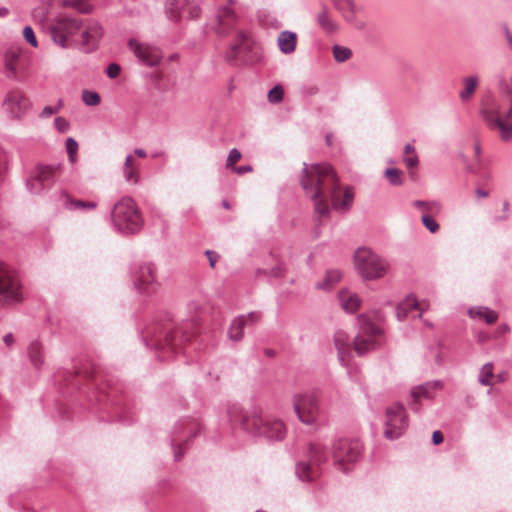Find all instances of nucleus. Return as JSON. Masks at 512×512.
<instances>
[{"label": "nucleus", "instance_id": "58", "mask_svg": "<svg viewBox=\"0 0 512 512\" xmlns=\"http://www.w3.org/2000/svg\"><path fill=\"white\" fill-rule=\"evenodd\" d=\"M134 154L140 158H145L147 156L146 151L142 148H136L134 150Z\"/></svg>", "mask_w": 512, "mask_h": 512}, {"label": "nucleus", "instance_id": "12", "mask_svg": "<svg viewBox=\"0 0 512 512\" xmlns=\"http://www.w3.org/2000/svg\"><path fill=\"white\" fill-rule=\"evenodd\" d=\"M357 323L359 330L354 338L353 346L357 355L363 356L378 347L377 338L382 334V330L372 323L365 314L358 316Z\"/></svg>", "mask_w": 512, "mask_h": 512}, {"label": "nucleus", "instance_id": "44", "mask_svg": "<svg viewBox=\"0 0 512 512\" xmlns=\"http://www.w3.org/2000/svg\"><path fill=\"white\" fill-rule=\"evenodd\" d=\"M66 150H67L70 161L74 162L75 158H76V153L78 150V143L72 137H69L66 140Z\"/></svg>", "mask_w": 512, "mask_h": 512}, {"label": "nucleus", "instance_id": "60", "mask_svg": "<svg viewBox=\"0 0 512 512\" xmlns=\"http://www.w3.org/2000/svg\"><path fill=\"white\" fill-rule=\"evenodd\" d=\"M151 156H152V158L163 157V156H165V152H163V151H156V152L152 153Z\"/></svg>", "mask_w": 512, "mask_h": 512}, {"label": "nucleus", "instance_id": "26", "mask_svg": "<svg viewBox=\"0 0 512 512\" xmlns=\"http://www.w3.org/2000/svg\"><path fill=\"white\" fill-rule=\"evenodd\" d=\"M27 353L31 365L40 370L45 363L43 344L38 340L32 341L27 348Z\"/></svg>", "mask_w": 512, "mask_h": 512}, {"label": "nucleus", "instance_id": "24", "mask_svg": "<svg viewBox=\"0 0 512 512\" xmlns=\"http://www.w3.org/2000/svg\"><path fill=\"white\" fill-rule=\"evenodd\" d=\"M334 344L340 363L346 366L351 356L349 335L342 329L337 330L334 334Z\"/></svg>", "mask_w": 512, "mask_h": 512}, {"label": "nucleus", "instance_id": "61", "mask_svg": "<svg viewBox=\"0 0 512 512\" xmlns=\"http://www.w3.org/2000/svg\"><path fill=\"white\" fill-rule=\"evenodd\" d=\"M474 151H475V156L478 158L480 156V153H481V147L479 144H475L474 145Z\"/></svg>", "mask_w": 512, "mask_h": 512}, {"label": "nucleus", "instance_id": "28", "mask_svg": "<svg viewBox=\"0 0 512 512\" xmlns=\"http://www.w3.org/2000/svg\"><path fill=\"white\" fill-rule=\"evenodd\" d=\"M479 84V77L476 74L469 75L462 80V89L459 92V98L463 103L471 101Z\"/></svg>", "mask_w": 512, "mask_h": 512}, {"label": "nucleus", "instance_id": "45", "mask_svg": "<svg viewBox=\"0 0 512 512\" xmlns=\"http://www.w3.org/2000/svg\"><path fill=\"white\" fill-rule=\"evenodd\" d=\"M24 39L34 48L38 47V41L35 36L34 30L31 26L27 25L23 29Z\"/></svg>", "mask_w": 512, "mask_h": 512}, {"label": "nucleus", "instance_id": "35", "mask_svg": "<svg viewBox=\"0 0 512 512\" xmlns=\"http://www.w3.org/2000/svg\"><path fill=\"white\" fill-rule=\"evenodd\" d=\"M123 176L127 182L138 183L139 173L137 167L133 163L132 155H127L123 166Z\"/></svg>", "mask_w": 512, "mask_h": 512}, {"label": "nucleus", "instance_id": "16", "mask_svg": "<svg viewBox=\"0 0 512 512\" xmlns=\"http://www.w3.org/2000/svg\"><path fill=\"white\" fill-rule=\"evenodd\" d=\"M293 409L298 419L307 425L316 422L319 415V397L315 392L297 393L292 397Z\"/></svg>", "mask_w": 512, "mask_h": 512}, {"label": "nucleus", "instance_id": "52", "mask_svg": "<svg viewBox=\"0 0 512 512\" xmlns=\"http://www.w3.org/2000/svg\"><path fill=\"white\" fill-rule=\"evenodd\" d=\"M205 255L208 258L209 266L215 268V264L220 258L219 254L213 250H206Z\"/></svg>", "mask_w": 512, "mask_h": 512}, {"label": "nucleus", "instance_id": "20", "mask_svg": "<svg viewBox=\"0 0 512 512\" xmlns=\"http://www.w3.org/2000/svg\"><path fill=\"white\" fill-rule=\"evenodd\" d=\"M262 318L260 311H251L237 316L230 324L228 335L233 342H239L244 336V328L258 323Z\"/></svg>", "mask_w": 512, "mask_h": 512}, {"label": "nucleus", "instance_id": "48", "mask_svg": "<svg viewBox=\"0 0 512 512\" xmlns=\"http://www.w3.org/2000/svg\"><path fill=\"white\" fill-rule=\"evenodd\" d=\"M9 157L7 153L0 149V184L4 180L5 171L7 169Z\"/></svg>", "mask_w": 512, "mask_h": 512}, {"label": "nucleus", "instance_id": "30", "mask_svg": "<svg viewBox=\"0 0 512 512\" xmlns=\"http://www.w3.org/2000/svg\"><path fill=\"white\" fill-rule=\"evenodd\" d=\"M468 315L472 319L484 320L487 324H492L498 319V314L494 310L483 306L469 308Z\"/></svg>", "mask_w": 512, "mask_h": 512}, {"label": "nucleus", "instance_id": "6", "mask_svg": "<svg viewBox=\"0 0 512 512\" xmlns=\"http://www.w3.org/2000/svg\"><path fill=\"white\" fill-rule=\"evenodd\" d=\"M114 229L123 235L138 233L143 227V217L136 202L129 196L117 201L111 211Z\"/></svg>", "mask_w": 512, "mask_h": 512}, {"label": "nucleus", "instance_id": "40", "mask_svg": "<svg viewBox=\"0 0 512 512\" xmlns=\"http://www.w3.org/2000/svg\"><path fill=\"white\" fill-rule=\"evenodd\" d=\"M389 183L394 186L403 184L402 171L397 168H387L384 172Z\"/></svg>", "mask_w": 512, "mask_h": 512}, {"label": "nucleus", "instance_id": "27", "mask_svg": "<svg viewBox=\"0 0 512 512\" xmlns=\"http://www.w3.org/2000/svg\"><path fill=\"white\" fill-rule=\"evenodd\" d=\"M338 299L342 309L347 313H355L361 304L359 296L348 290H341Z\"/></svg>", "mask_w": 512, "mask_h": 512}, {"label": "nucleus", "instance_id": "57", "mask_svg": "<svg viewBox=\"0 0 512 512\" xmlns=\"http://www.w3.org/2000/svg\"><path fill=\"white\" fill-rule=\"evenodd\" d=\"M404 153L408 155H413L414 153H416L415 147L412 144L407 143L404 147Z\"/></svg>", "mask_w": 512, "mask_h": 512}, {"label": "nucleus", "instance_id": "15", "mask_svg": "<svg viewBox=\"0 0 512 512\" xmlns=\"http://www.w3.org/2000/svg\"><path fill=\"white\" fill-rule=\"evenodd\" d=\"M310 462L301 461L296 464L295 472L299 480L310 482L316 477V471L311 467L313 465H321L329 458L327 446L321 441H315L309 445Z\"/></svg>", "mask_w": 512, "mask_h": 512}, {"label": "nucleus", "instance_id": "55", "mask_svg": "<svg viewBox=\"0 0 512 512\" xmlns=\"http://www.w3.org/2000/svg\"><path fill=\"white\" fill-rule=\"evenodd\" d=\"M442 442H443V434L441 433V431H439V430L434 431L432 434V443L434 445H438Z\"/></svg>", "mask_w": 512, "mask_h": 512}, {"label": "nucleus", "instance_id": "2", "mask_svg": "<svg viewBox=\"0 0 512 512\" xmlns=\"http://www.w3.org/2000/svg\"><path fill=\"white\" fill-rule=\"evenodd\" d=\"M495 81L497 94H485L479 112L486 125L507 142L512 139V74H497Z\"/></svg>", "mask_w": 512, "mask_h": 512}, {"label": "nucleus", "instance_id": "54", "mask_svg": "<svg viewBox=\"0 0 512 512\" xmlns=\"http://www.w3.org/2000/svg\"><path fill=\"white\" fill-rule=\"evenodd\" d=\"M3 342L7 347H12L15 343V337L12 333H7L3 336Z\"/></svg>", "mask_w": 512, "mask_h": 512}, {"label": "nucleus", "instance_id": "53", "mask_svg": "<svg viewBox=\"0 0 512 512\" xmlns=\"http://www.w3.org/2000/svg\"><path fill=\"white\" fill-rule=\"evenodd\" d=\"M231 170L238 175H243L245 173L251 172L253 170L251 165H245V166H234L231 168Z\"/></svg>", "mask_w": 512, "mask_h": 512}, {"label": "nucleus", "instance_id": "50", "mask_svg": "<svg viewBox=\"0 0 512 512\" xmlns=\"http://www.w3.org/2000/svg\"><path fill=\"white\" fill-rule=\"evenodd\" d=\"M121 67L117 63H110L106 68V74L110 79H115L120 75Z\"/></svg>", "mask_w": 512, "mask_h": 512}, {"label": "nucleus", "instance_id": "38", "mask_svg": "<svg viewBox=\"0 0 512 512\" xmlns=\"http://www.w3.org/2000/svg\"><path fill=\"white\" fill-rule=\"evenodd\" d=\"M332 53L335 61L339 63L345 62L352 56L350 48L337 44L332 47Z\"/></svg>", "mask_w": 512, "mask_h": 512}, {"label": "nucleus", "instance_id": "13", "mask_svg": "<svg viewBox=\"0 0 512 512\" xmlns=\"http://www.w3.org/2000/svg\"><path fill=\"white\" fill-rule=\"evenodd\" d=\"M409 426L406 408L401 403H394L385 410L383 435L386 439L396 440L401 437Z\"/></svg>", "mask_w": 512, "mask_h": 512}, {"label": "nucleus", "instance_id": "34", "mask_svg": "<svg viewBox=\"0 0 512 512\" xmlns=\"http://www.w3.org/2000/svg\"><path fill=\"white\" fill-rule=\"evenodd\" d=\"M342 278V273L338 269H330L326 271L323 281L316 284L317 289L329 291L333 286L338 283Z\"/></svg>", "mask_w": 512, "mask_h": 512}, {"label": "nucleus", "instance_id": "10", "mask_svg": "<svg viewBox=\"0 0 512 512\" xmlns=\"http://www.w3.org/2000/svg\"><path fill=\"white\" fill-rule=\"evenodd\" d=\"M357 272L366 280L382 278L389 269V263L371 249L360 247L354 253Z\"/></svg>", "mask_w": 512, "mask_h": 512}, {"label": "nucleus", "instance_id": "32", "mask_svg": "<svg viewBox=\"0 0 512 512\" xmlns=\"http://www.w3.org/2000/svg\"><path fill=\"white\" fill-rule=\"evenodd\" d=\"M334 7L342 13L348 22L355 20L356 6L354 0H332Z\"/></svg>", "mask_w": 512, "mask_h": 512}, {"label": "nucleus", "instance_id": "37", "mask_svg": "<svg viewBox=\"0 0 512 512\" xmlns=\"http://www.w3.org/2000/svg\"><path fill=\"white\" fill-rule=\"evenodd\" d=\"M285 269L281 263H278L276 266L271 268L270 270L258 268L256 270V275L258 277L265 276L268 278H281L284 275Z\"/></svg>", "mask_w": 512, "mask_h": 512}, {"label": "nucleus", "instance_id": "29", "mask_svg": "<svg viewBox=\"0 0 512 512\" xmlns=\"http://www.w3.org/2000/svg\"><path fill=\"white\" fill-rule=\"evenodd\" d=\"M296 43V33L289 30L282 31L277 39L278 48L283 54L293 53L296 49Z\"/></svg>", "mask_w": 512, "mask_h": 512}, {"label": "nucleus", "instance_id": "51", "mask_svg": "<svg viewBox=\"0 0 512 512\" xmlns=\"http://www.w3.org/2000/svg\"><path fill=\"white\" fill-rule=\"evenodd\" d=\"M403 161L408 168H414L419 163V159L416 153H414L413 155L405 156L403 158Z\"/></svg>", "mask_w": 512, "mask_h": 512}, {"label": "nucleus", "instance_id": "63", "mask_svg": "<svg viewBox=\"0 0 512 512\" xmlns=\"http://www.w3.org/2000/svg\"><path fill=\"white\" fill-rule=\"evenodd\" d=\"M199 12L198 7H193V9L190 11L191 17H197Z\"/></svg>", "mask_w": 512, "mask_h": 512}, {"label": "nucleus", "instance_id": "42", "mask_svg": "<svg viewBox=\"0 0 512 512\" xmlns=\"http://www.w3.org/2000/svg\"><path fill=\"white\" fill-rule=\"evenodd\" d=\"M284 90L281 85H275L267 95L268 101L271 104H279L283 100Z\"/></svg>", "mask_w": 512, "mask_h": 512}, {"label": "nucleus", "instance_id": "43", "mask_svg": "<svg viewBox=\"0 0 512 512\" xmlns=\"http://www.w3.org/2000/svg\"><path fill=\"white\" fill-rule=\"evenodd\" d=\"M421 222L430 233H436L440 228L437 221L434 220L429 214H423L421 217Z\"/></svg>", "mask_w": 512, "mask_h": 512}, {"label": "nucleus", "instance_id": "8", "mask_svg": "<svg viewBox=\"0 0 512 512\" xmlns=\"http://www.w3.org/2000/svg\"><path fill=\"white\" fill-rule=\"evenodd\" d=\"M130 277L134 290L142 298L156 295L161 287L157 267L153 262H135L130 267Z\"/></svg>", "mask_w": 512, "mask_h": 512}, {"label": "nucleus", "instance_id": "39", "mask_svg": "<svg viewBox=\"0 0 512 512\" xmlns=\"http://www.w3.org/2000/svg\"><path fill=\"white\" fill-rule=\"evenodd\" d=\"M493 377V365L492 363H486L482 366L478 375V382L483 386H490L491 378Z\"/></svg>", "mask_w": 512, "mask_h": 512}, {"label": "nucleus", "instance_id": "33", "mask_svg": "<svg viewBox=\"0 0 512 512\" xmlns=\"http://www.w3.org/2000/svg\"><path fill=\"white\" fill-rule=\"evenodd\" d=\"M187 3L188 0H166L165 11L169 19L177 21L184 12V5Z\"/></svg>", "mask_w": 512, "mask_h": 512}, {"label": "nucleus", "instance_id": "5", "mask_svg": "<svg viewBox=\"0 0 512 512\" xmlns=\"http://www.w3.org/2000/svg\"><path fill=\"white\" fill-rule=\"evenodd\" d=\"M226 414L232 427H240L253 436L268 440H282L285 436L284 423L279 419L263 416L260 407L253 406L244 411L239 404L229 403Z\"/></svg>", "mask_w": 512, "mask_h": 512}, {"label": "nucleus", "instance_id": "64", "mask_svg": "<svg viewBox=\"0 0 512 512\" xmlns=\"http://www.w3.org/2000/svg\"><path fill=\"white\" fill-rule=\"evenodd\" d=\"M325 140H326L327 145L330 146L332 144V135L331 134H327L326 137H325Z\"/></svg>", "mask_w": 512, "mask_h": 512}, {"label": "nucleus", "instance_id": "1", "mask_svg": "<svg viewBox=\"0 0 512 512\" xmlns=\"http://www.w3.org/2000/svg\"><path fill=\"white\" fill-rule=\"evenodd\" d=\"M300 184L306 196L313 202L314 212L318 216L330 214L328 201L334 210L340 212H347L352 206L354 194L350 188L345 189L343 199L340 200V183L330 164L303 163Z\"/></svg>", "mask_w": 512, "mask_h": 512}, {"label": "nucleus", "instance_id": "31", "mask_svg": "<svg viewBox=\"0 0 512 512\" xmlns=\"http://www.w3.org/2000/svg\"><path fill=\"white\" fill-rule=\"evenodd\" d=\"M316 21L327 33H334L338 29L337 23L331 18L330 12L326 6H322L321 11L316 16Z\"/></svg>", "mask_w": 512, "mask_h": 512}, {"label": "nucleus", "instance_id": "19", "mask_svg": "<svg viewBox=\"0 0 512 512\" xmlns=\"http://www.w3.org/2000/svg\"><path fill=\"white\" fill-rule=\"evenodd\" d=\"M443 388V382L441 380L428 381L423 384L414 386L410 390V407L418 413L420 411V401L422 399H433L437 390Z\"/></svg>", "mask_w": 512, "mask_h": 512}, {"label": "nucleus", "instance_id": "59", "mask_svg": "<svg viewBox=\"0 0 512 512\" xmlns=\"http://www.w3.org/2000/svg\"><path fill=\"white\" fill-rule=\"evenodd\" d=\"M475 192L479 198H485L489 195L488 192L483 190L482 188H477Z\"/></svg>", "mask_w": 512, "mask_h": 512}, {"label": "nucleus", "instance_id": "56", "mask_svg": "<svg viewBox=\"0 0 512 512\" xmlns=\"http://www.w3.org/2000/svg\"><path fill=\"white\" fill-rule=\"evenodd\" d=\"M504 34L509 48L512 50V32L508 27L504 28Z\"/></svg>", "mask_w": 512, "mask_h": 512}, {"label": "nucleus", "instance_id": "7", "mask_svg": "<svg viewBox=\"0 0 512 512\" xmlns=\"http://www.w3.org/2000/svg\"><path fill=\"white\" fill-rule=\"evenodd\" d=\"M203 429L204 425L199 418L184 417L174 424L170 435V444L176 462L182 459L190 440L199 436Z\"/></svg>", "mask_w": 512, "mask_h": 512}, {"label": "nucleus", "instance_id": "36", "mask_svg": "<svg viewBox=\"0 0 512 512\" xmlns=\"http://www.w3.org/2000/svg\"><path fill=\"white\" fill-rule=\"evenodd\" d=\"M412 205L423 212V214H428L430 212H439L442 208L441 204L438 201H424V200H415Z\"/></svg>", "mask_w": 512, "mask_h": 512}, {"label": "nucleus", "instance_id": "47", "mask_svg": "<svg viewBox=\"0 0 512 512\" xmlns=\"http://www.w3.org/2000/svg\"><path fill=\"white\" fill-rule=\"evenodd\" d=\"M241 152L237 148H233L229 151L226 166L228 168H233L235 166V163L241 159Z\"/></svg>", "mask_w": 512, "mask_h": 512}, {"label": "nucleus", "instance_id": "3", "mask_svg": "<svg viewBox=\"0 0 512 512\" xmlns=\"http://www.w3.org/2000/svg\"><path fill=\"white\" fill-rule=\"evenodd\" d=\"M53 42L59 47L69 49L78 47L85 53L97 49L103 35V30L98 21L83 20L79 16H59L50 28Z\"/></svg>", "mask_w": 512, "mask_h": 512}, {"label": "nucleus", "instance_id": "46", "mask_svg": "<svg viewBox=\"0 0 512 512\" xmlns=\"http://www.w3.org/2000/svg\"><path fill=\"white\" fill-rule=\"evenodd\" d=\"M63 107V100L59 99L55 106H45L40 113V117L48 118L49 116L56 114Z\"/></svg>", "mask_w": 512, "mask_h": 512}, {"label": "nucleus", "instance_id": "14", "mask_svg": "<svg viewBox=\"0 0 512 512\" xmlns=\"http://www.w3.org/2000/svg\"><path fill=\"white\" fill-rule=\"evenodd\" d=\"M363 451V445L358 439L339 438L333 442L332 457L335 465L346 471L345 464L357 462Z\"/></svg>", "mask_w": 512, "mask_h": 512}, {"label": "nucleus", "instance_id": "4", "mask_svg": "<svg viewBox=\"0 0 512 512\" xmlns=\"http://www.w3.org/2000/svg\"><path fill=\"white\" fill-rule=\"evenodd\" d=\"M194 322L186 320L180 327L175 329L171 318L168 315L164 319L155 320L148 324L142 331V340L148 348H154L162 359H169L178 353V349L184 342L190 341L194 329Z\"/></svg>", "mask_w": 512, "mask_h": 512}, {"label": "nucleus", "instance_id": "18", "mask_svg": "<svg viewBox=\"0 0 512 512\" xmlns=\"http://www.w3.org/2000/svg\"><path fill=\"white\" fill-rule=\"evenodd\" d=\"M30 107L29 98L18 89L9 91L3 101V108L10 119H23Z\"/></svg>", "mask_w": 512, "mask_h": 512}, {"label": "nucleus", "instance_id": "49", "mask_svg": "<svg viewBox=\"0 0 512 512\" xmlns=\"http://www.w3.org/2000/svg\"><path fill=\"white\" fill-rule=\"evenodd\" d=\"M54 126L61 133L67 132L70 128L69 122L64 117H56L54 119Z\"/></svg>", "mask_w": 512, "mask_h": 512}, {"label": "nucleus", "instance_id": "25", "mask_svg": "<svg viewBox=\"0 0 512 512\" xmlns=\"http://www.w3.org/2000/svg\"><path fill=\"white\" fill-rule=\"evenodd\" d=\"M62 206L69 211H86L94 210L97 203L94 201H84L71 198L66 192H61Z\"/></svg>", "mask_w": 512, "mask_h": 512}, {"label": "nucleus", "instance_id": "41", "mask_svg": "<svg viewBox=\"0 0 512 512\" xmlns=\"http://www.w3.org/2000/svg\"><path fill=\"white\" fill-rule=\"evenodd\" d=\"M81 98L84 104L87 106H97L101 102L99 93L95 91L83 90Z\"/></svg>", "mask_w": 512, "mask_h": 512}, {"label": "nucleus", "instance_id": "11", "mask_svg": "<svg viewBox=\"0 0 512 512\" xmlns=\"http://www.w3.org/2000/svg\"><path fill=\"white\" fill-rule=\"evenodd\" d=\"M23 299V286L17 272L0 262V308L19 304Z\"/></svg>", "mask_w": 512, "mask_h": 512}, {"label": "nucleus", "instance_id": "21", "mask_svg": "<svg viewBox=\"0 0 512 512\" xmlns=\"http://www.w3.org/2000/svg\"><path fill=\"white\" fill-rule=\"evenodd\" d=\"M254 50V41L243 31H238L235 42L230 46V49L226 53V58L228 61H233L239 57H243L245 61H248V52H253L255 56L258 55V52Z\"/></svg>", "mask_w": 512, "mask_h": 512}, {"label": "nucleus", "instance_id": "9", "mask_svg": "<svg viewBox=\"0 0 512 512\" xmlns=\"http://www.w3.org/2000/svg\"><path fill=\"white\" fill-rule=\"evenodd\" d=\"M63 168L61 163L37 164L25 181L27 190L33 195L48 192L59 179Z\"/></svg>", "mask_w": 512, "mask_h": 512}, {"label": "nucleus", "instance_id": "62", "mask_svg": "<svg viewBox=\"0 0 512 512\" xmlns=\"http://www.w3.org/2000/svg\"><path fill=\"white\" fill-rule=\"evenodd\" d=\"M8 13H9V10L6 7L0 8V17H4V16L8 15Z\"/></svg>", "mask_w": 512, "mask_h": 512}, {"label": "nucleus", "instance_id": "17", "mask_svg": "<svg viewBox=\"0 0 512 512\" xmlns=\"http://www.w3.org/2000/svg\"><path fill=\"white\" fill-rule=\"evenodd\" d=\"M127 45L142 65L155 67L160 64L163 55L157 46L134 38L129 39Z\"/></svg>", "mask_w": 512, "mask_h": 512}, {"label": "nucleus", "instance_id": "23", "mask_svg": "<svg viewBox=\"0 0 512 512\" xmlns=\"http://www.w3.org/2000/svg\"><path fill=\"white\" fill-rule=\"evenodd\" d=\"M423 309L420 308V304L413 295L407 296L402 302L396 307V316L399 321H405L409 318L422 317Z\"/></svg>", "mask_w": 512, "mask_h": 512}, {"label": "nucleus", "instance_id": "22", "mask_svg": "<svg viewBox=\"0 0 512 512\" xmlns=\"http://www.w3.org/2000/svg\"><path fill=\"white\" fill-rule=\"evenodd\" d=\"M237 16L230 6H222L218 9L213 30L221 37L228 35L235 27Z\"/></svg>", "mask_w": 512, "mask_h": 512}]
</instances>
